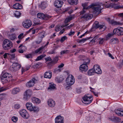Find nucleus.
Here are the masks:
<instances>
[{"instance_id": "nucleus-53", "label": "nucleus", "mask_w": 123, "mask_h": 123, "mask_svg": "<svg viewBox=\"0 0 123 123\" xmlns=\"http://www.w3.org/2000/svg\"><path fill=\"white\" fill-rule=\"evenodd\" d=\"M12 119L14 122H16L17 121L18 118L17 117L14 116L12 117Z\"/></svg>"}, {"instance_id": "nucleus-8", "label": "nucleus", "mask_w": 123, "mask_h": 123, "mask_svg": "<svg viewBox=\"0 0 123 123\" xmlns=\"http://www.w3.org/2000/svg\"><path fill=\"white\" fill-rule=\"evenodd\" d=\"M37 16L38 18L46 20H47L51 17V16L48 15H45L43 13H38L37 15Z\"/></svg>"}, {"instance_id": "nucleus-57", "label": "nucleus", "mask_w": 123, "mask_h": 123, "mask_svg": "<svg viewBox=\"0 0 123 123\" xmlns=\"http://www.w3.org/2000/svg\"><path fill=\"white\" fill-rule=\"evenodd\" d=\"M74 25V24H71L70 25L68 26H66V27L65 28V29L66 30H68L70 29L71 27H73Z\"/></svg>"}, {"instance_id": "nucleus-12", "label": "nucleus", "mask_w": 123, "mask_h": 123, "mask_svg": "<svg viewBox=\"0 0 123 123\" xmlns=\"http://www.w3.org/2000/svg\"><path fill=\"white\" fill-rule=\"evenodd\" d=\"M24 27L26 28H28L32 25L31 22L30 20H25L22 23Z\"/></svg>"}, {"instance_id": "nucleus-31", "label": "nucleus", "mask_w": 123, "mask_h": 123, "mask_svg": "<svg viewBox=\"0 0 123 123\" xmlns=\"http://www.w3.org/2000/svg\"><path fill=\"white\" fill-rule=\"evenodd\" d=\"M27 109L30 111L33 106H32V103L30 102H28L26 105Z\"/></svg>"}, {"instance_id": "nucleus-36", "label": "nucleus", "mask_w": 123, "mask_h": 123, "mask_svg": "<svg viewBox=\"0 0 123 123\" xmlns=\"http://www.w3.org/2000/svg\"><path fill=\"white\" fill-rule=\"evenodd\" d=\"M72 17H68L64 21V23L65 24L68 23V22H69L72 19Z\"/></svg>"}, {"instance_id": "nucleus-23", "label": "nucleus", "mask_w": 123, "mask_h": 123, "mask_svg": "<svg viewBox=\"0 0 123 123\" xmlns=\"http://www.w3.org/2000/svg\"><path fill=\"white\" fill-rule=\"evenodd\" d=\"M48 105L51 107H53L55 105V101L52 99H49L47 101Z\"/></svg>"}, {"instance_id": "nucleus-44", "label": "nucleus", "mask_w": 123, "mask_h": 123, "mask_svg": "<svg viewBox=\"0 0 123 123\" xmlns=\"http://www.w3.org/2000/svg\"><path fill=\"white\" fill-rule=\"evenodd\" d=\"M6 94L4 93H2L0 94V100H3L5 97Z\"/></svg>"}, {"instance_id": "nucleus-32", "label": "nucleus", "mask_w": 123, "mask_h": 123, "mask_svg": "<svg viewBox=\"0 0 123 123\" xmlns=\"http://www.w3.org/2000/svg\"><path fill=\"white\" fill-rule=\"evenodd\" d=\"M20 91V89L18 87H16L13 89L12 90V93L13 94L17 93Z\"/></svg>"}, {"instance_id": "nucleus-22", "label": "nucleus", "mask_w": 123, "mask_h": 123, "mask_svg": "<svg viewBox=\"0 0 123 123\" xmlns=\"http://www.w3.org/2000/svg\"><path fill=\"white\" fill-rule=\"evenodd\" d=\"M109 119L112 121L117 123L120 122L121 120L120 118L115 116L111 117L109 118Z\"/></svg>"}, {"instance_id": "nucleus-56", "label": "nucleus", "mask_w": 123, "mask_h": 123, "mask_svg": "<svg viewBox=\"0 0 123 123\" xmlns=\"http://www.w3.org/2000/svg\"><path fill=\"white\" fill-rule=\"evenodd\" d=\"M115 15H117L120 17L123 18V13H117L115 14Z\"/></svg>"}, {"instance_id": "nucleus-2", "label": "nucleus", "mask_w": 123, "mask_h": 123, "mask_svg": "<svg viewBox=\"0 0 123 123\" xmlns=\"http://www.w3.org/2000/svg\"><path fill=\"white\" fill-rule=\"evenodd\" d=\"M12 46V42L8 39L4 40L3 43V47L5 50H8Z\"/></svg>"}, {"instance_id": "nucleus-21", "label": "nucleus", "mask_w": 123, "mask_h": 123, "mask_svg": "<svg viewBox=\"0 0 123 123\" xmlns=\"http://www.w3.org/2000/svg\"><path fill=\"white\" fill-rule=\"evenodd\" d=\"M107 7L108 8H113L115 9H120V6L116 5L115 3H114L109 4L107 6Z\"/></svg>"}, {"instance_id": "nucleus-4", "label": "nucleus", "mask_w": 123, "mask_h": 123, "mask_svg": "<svg viewBox=\"0 0 123 123\" xmlns=\"http://www.w3.org/2000/svg\"><path fill=\"white\" fill-rule=\"evenodd\" d=\"M21 65L18 63L14 62L10 67V70L12 72H15L18 70L21 67Z\"/></svg>"}, {"instance_id": "nucleus-9", "label": "nucleus", "mask_w": 123, "mask_h": 123, "mask_svg": "<svg viewBox=\"0 0 123 123\" xmlns=\"http://www.w3.org/2000/svg\"><path fill=\"white\" fill-rule=\"evenodd\" d=\"M88 3H87L82 4V6L83 7V10H82L80 12V13L81 14H83L85 13L86 11L84 10L88 9L91 8V7L93 5L91 4V5L88 6Z\"/></svg>"}, {"instance_id": "nucleus-14", "label": "nucleus", "mask_w": 123, "mask_h": 123, "mask_svg": "<svg viewBox=\"0 0 123 123\" xmlns=\"http://www.w3.org/2000/svg\"><path fill=\"white\" fill-rule=\"evenodd\" d=\"M88 69V67L87 64L84 63L80 65L79 67L80 71L81 72L86 71Z\"/></svg>"}, {"instance_id": "nucleus-13", "label": "nucleus", "mask_w": 123, "mask_h": 123, "mask_svg": "<svg viewBox=\"0 0 123 123\" xmlns=\"http://www.w3.org/2000/svg\"><path fill=\"white\" fill-rule=\"evenodd\" d=\"M32 94V91L30 90H28L26 91L24 94V98L25 100L28 99Z\"/></svg>"}, {"instance_id": "nucleus-40", "label": "nucleus", "mask_w": 123, "mask_h": 123, "mask_svg": "<svg viewBox=\"0 0 123 123\" xmlns=\"http://www.w3.org/2000/svg\"><path fill=\"white\" fill-rule=\"evenodd\" d=\"M55 80L57 81L59 83L62 82L63 80V79L61 77H56L55 78Z\"/></svg>"}, {"instance_id": "nucleus-58", "label": "nucleus", "mask_w": 123, "mask_h": 123, "mask_svg": "<svg viewBox=\"0 0 123 123\" xmlns=\"http://www.w3.org/2000/svg\"><path fill=\"white\" fill-rule=\"evenodd\" d=\"M3 56L4 58H7L9 57V54L6 53Z\"/></svg>"}, {"instance_id": "nucleus-60", "label": "nucleus", "mask_w": 123, "mask_h": 123, "mask_svg": "<svg viewBox=\"0 0 123 123\" xmlns=\"http://www.w3.org/2000/svg\"><path fill=\"white\" fill-rule=\"evenodd\" d=\"M95 42V40H94L93 39L89 43V44H90L91 43H92L93 45L94 44Z\"/></svg>"}, {"instance_id": "nucleus-37", "label": "nucleus", "mask_w": 123, "mask_h": 123, "mask_svg": "<svg viewBox=\"0 0 123 123\" xmlns=\"http://www.w3.org/2000/svg\"><path fill=\"white\" fill-rule=\"evenodd\" d=\"M21 14V13L20 12L17 11H16L14 13V16L17 18L20 17Z\"/></svg>"}, {"instance_id": "nucleus-6", "label": "nucleus", "mask_w": 123, "mask_h": 123, "mask_svg": "<svg viewBox=\"0 0 123 123\" xmlns=\"http://www.w3.org/2000/svg\"><path fill=\"white\" fill-rule=\"evenodd\" d=\"M114 34L118 36H121L123 35V28L118 27L115 29L113 30Z\"/></svg>"}, {"instance_id": "nucleus-59", "label": "nucleus", "mask_w": 123, "mask_h": 123, "mask_svg": "<svg viewBox=\"0 0 123 123\" xmlns=\"http://www.w3.org/2000/svg\"><path fill=\"white\" fill-rule=\"evenodd\" d=\"M75 33L74 31H72V30H71L70 32L68 33V35L69 36H71L73 35H74Z\"/></svg>"}, {"instance_id": "nucleus-15", "label": "nucleus", "mask_w": 123, "mask_h": 123, "mask_svg": "<svg viewBox=\"0 0 123 123\" xmlns=\"http://www.w3.org/2000/svg\"><path fill=\"white\" fill-rule=\"evenodd\" d=\"M93 68L94 69L95 73L98 74H101L102 73V71L99 65L97 64L93 66Z\"/></svg>"}, {"instance_id": "nucleus-48", "label": "nucleus", "mask_w": 123, "mask_h": 123, "mask_svg": "<svg viewBox=\"0 0 123 123\" xmlns=\"http://www.w3.org/2000/svg\"><path fill=\"white\" fill-rule=\"evenodd\" d=\"M9 37L10 39L12 40H14L16 38V36L15 34L11 35Z\"/></svg>"}, {"instance_id": "nucleus-20", "label": "nucleus", "mask_w": 123, "mask_h": 123, "mask_svg": "<svg viewBox=\"0 0 123 123\" xmlns=\"http://www.w3.org/2000/svg\"><path fill=\"white\" fill-rule=\"evenodd\" d=\"M92 17V16L91 15L89 14H85L84 15H83L81 17V18L87 20L89 19H91Z\"/></svg>"}, {"instance_id": "nucleus-3", "label": "nucleus", "mask_w": 123, "mask_h": 123, "mask_svg": "<svg viewBox=\"0 0 123 123\" xmlns=\"http://www.w3.org/2000/svg\"><path fill=\"white\" fill-rule=\"evenodd\" d=\"M67 84L69 86H71L74 84L75 82V79L72 75L68 76L66 80Z\"/></svg>"}, {"instance_id": "nucleus-49", "label": "nucleus", "mask_w": 123, "mask_h": 123, "mask_svg": "<svg viewBox=\"0 0 123 123\" xmlns=\"http://www.w3.org/2000/svg\"><path fill=\"white\" fill-rule=\"evenodd\" d=\"M67 39V37L66 36H64L62 37L61 39V42L62 43H63L65 40Z\"/></svg>"}, {"instance_id": "nucleus-27", "label": "nucleus", "mask_w": 123, "mask_h": 123, "mask_svg": "<svg viewBox=\"0 0 123 123\" xmlns=\"http://www.w3.org/2000/svg\"><path fill=\"white\" fill-rule=\"evenodd\" d=\"M13 8L15 9H21L22 8V6L21 5L18 3H16L13 5Z\"/></svg>"}, {"instance_id": "nucleus-52", "label": "nucleus", "mask_w": 123, "mask_h": 123, "mask_svg": "<svg viewBox=\"0 0 123 123\" xmlns=\"http://www.w3.org/2000/svg\"><path fill=\"white\" fill-rule=\"evenodd\" d=\"M42 41V39L40 38L37 41H35V43L37 44H39Z\"/></svg>"}, {"instance_id": "nucleus-28", "label": "nucleus", "mask_w": 123, "mask_h": 123, "mask_svg": "<svg viewBox=\"0 0 123 123\" xmlns=\"http://www.w3.org/2000/svg\"><path fill=\"white\" fill-rule=\"evenodd\" d=\"M69 24H65L62 25V26H57L55 28V30L56 32H58L60 31L62 28L66 26H68Z\"/></svg>"}, {"instance_id": "nucleus-1", "label": "nucleus", "mask_w": 123, "mask_h": 123, "mask_svg": "<svg viewBox=\"0 0 123 123\" xmlns=\"http://www.w3.org/2000/svg\"><path fill=\"white\" fill-rule=\"evenodd\" d=\"M1 81L3 84L8 82L10 80L11 75L7 73L4 74L2 73Z\"/></svg>"}, {"instance_id": "nucleus-46", "label": "nucleus", "mask_w": 123, "mask_h": 123, "mask_svg": "<svg viewBox=\"0 0 123 123\" xmlns=\"http://www.w3.org/2000/svg\"><path fill=\"white\" fill-rule=\"evenodd\" d=\"M83 61H84V63L87 64H89L90 62V60L88 58L83 60Z\"/></svg>"}, {"instance_id": "nucleus-47", "label": "nucleus", "mask_w": 123, "mask_h": 123, "mask_svg": "<svg viewBox=\"0 0 123 123\" xmlns=\"http://www.w3.org/2000/svg\"><path fill=\"white\" fill-rule=\"evenodd\" d=\"M59 57L58 56H56L54 59L53 62L55 64L56 63L58 60Z\"/></svg>"}, {"instance_id": "nucleus-25", "label": "nucleus", "mask_w": 123, "mask_h": 123, "mask_svg": "<svg viewBox=\"0 0 123 123\" xmlns=\"http://www.w3.org/2000/svg\"><path fill=\"white\" fill-rule=\"evenodd\" d=\"M52 75V73L51 72H46L44 74V77L50 79Z\"/></svg>"}, {"instance_id": "nucleus-5", "label": "nucleus", "mask_w": 123, "mask_h": 123, "mask_svg": "<svg viewBox=\"0 0 123 123\" xmlns=\"http://www.w3.org/2000/svg\"><path fill=\"white\" fill-rule=\"evenodd\" d=\"M92 97L88 96L86 95L83 97L82 101L85 104H88L92 102Z\"/></svg>"}, {"instance_id": "nucleus-50", "label": "nucleus", "mask_w": 123, "mask_h": 123, "mask_svg": "<svg viewBox=\"0 0 123 123\" xmlns=\"http://www.w3.org/2000/svg\"><path fill=\"white\" fill-rule=\"evenodd\" d=\"M99 44H102L104 41V38H99Z\"/></svg>"}, {"instance_id": "nucleus-10", "label": "nucleus", "mask_w": 123, "mask_h": 123, "mask_svg": "<svg viewBox=\"0 0 123 123\" xmlns=\"http://www.w3.org/2000/svg\"><path fill=\"white\" fill-rule=\"evenodd\" d=\"M99 28V29H103V30H104L106 28L104 25H99L98 22H95L94 24L93 25V28L96 29Z\"/></svg>"}, {"instance_id": "nucleus-64", "label": "nucleus", "mask_w": 123, "mask_h": 123, "mask_svg": "<svg viewBox=\"0 0 123 123\" xmlns=\"http://www.w3.org/2000/svg\"><path fill=\"white\" fill-rule=\"evenodd\" d=\"M21 48L24 51L26 49V47L25 46H23L21 47Z\"/></svg>"}, {"instance_id": "nucleus-17", "label": "nucleus", "mask_w": 123, "mask_h": 123, "mask_svg": "<svg viewBox=\"0 0 123 123\" xmlns=\"http://www.w3.org/2000/svg\"><path fill=\"white\" fill-rule=\"evenodd\" d=\"M92 5H93L91 7L92 8L93 10V11L96 12L99 11H100L101 8L100 6L99 5L97 6L95 4H92Z\"/></svg>"}, {"instance_id": "nucleus-19", "label": "nucleus", "mask_w": 123, "mask_h": 123, "mask_svg": "<svg viewBox=\"0 0 123 123\" xmlns=\"http://www.w3.org/2000/svg\"><path fill=\"white\" fill-rule=\"evenodd\" d=\"M63 117L58 116L55 119V123H63Z\"/></svg>"}, {"instance_id": "nucleus-33", "label": "nucleus", "mask_w": 123, "mask_h": 123, "mask_svg": "<svg viewBox=\"0 0 123 123\" xmlns=\"http://www.w3.org/2000/svg\"><path fill=\"white\" fill-rule=\"evenodd\" d=\"M118 40L117 38H113L111 40L110 42L112 44H115L117 43L118 42Z\"/></svg>"}, {"instance_id": "nucleus-55", "label": "nucleus", "mask_w": 123, "mask_h": 123, "mask_svg": "<svg viewBox=\"0 0 123 123\" xmlns=\"http://www.w3.org/2000/svg\"><path fill=\"white\" fill-rule=\"evenodd\" d=\"M25 56L26 58H32V54H31L30 53L26 55H25Z\"/></svg>"}, {"instance_id": "nucleus-63", "label": "nucleus", "mask_w": 123, "mask_h": 123, "mask_svg": "<svg viewBox=\"0 0 123 123\" xmlns=\"http://www.w3.org/2000/svg\"><path fill=\"white\" fill-rule=\"evenodd\" d=\"M45 60L46 62H49L51 61V58L50 57H48L47 58H45Z\"/></svg>"}, {"instance_id": "nucleus-38", "label": "nucleus", "mask_w": 123, "mask_h": 123, "mask_svg": "<svg viewBox=\"0 0 123 123\" xmlns=\"http://www.w3.org/2000/svg\"><path fill=\"white\" fill-rule=\"evenodd\" d=\"M91 38V37H89L85 38H83L79 40L77 42L79 43H81L82 42L84 43L85 42L86 40H89Z\"/></svg>"}, {"instance_id": "nucleus-35", "label": "nucleus", "mask_w": 123, "mask_h": 123, "mask_svg": "<svg viewBox=\"0 0 123 123\" xmlns=\"http://www.w3.org/2000/svg\"><path fill=\"white\" fill-rule=\"evenodd\" d=\"M95 73V71L93 68L89 70L88 72V74L90 75H93L94 73Z\"/></svg>"}, {"instance_id": "nucleus-29", "label": "nucleus", "mask_w": 123, "mask_h": 123, "mask_svg": "<svg viewBox=\"0 0 123 123\" xmlns=\"http://www.w3.org/2000/svg\"><path fill=\"white\" fill-rule=\"evenodd\" d=\"M39 108L37 107L34 106L33 107L30 111H32V113H37L39 111Z\"/></svg>"}, {"instance_id": "nucleus-11", "label": "nucleus", "mask_w": 123, "mask_h": 123, "mask_svg": "<svg viewBox=\"0 0 123 123\" xmlns=\"http://www.w3.org/2000/svg\"><path fill=\"white\" fill-rule=\"evenodd\" d=\"M19 113L21 116L24 118L27 119L29 117V114L25 109H22L20 111Z\"/></svg>"}, {"instance_id": "nucleus-41", "label": "nucleus", "mask_w": 123, "mask_h": 123, "mask_svg": "<svg viewBox=\"0 0 123 123\" xmlns=\"http://www.w3.org/2000/svg\"><path fill=\"white\" fill-rule=\"evenodd\" d=\"M43 47H41L38 49L36 50L35 51V53L36 54H37L38 53H41V50L43 49Z\"/></svg>"}, {"instance_id": "nucleus-62", "label": "nucleus", "mask_w": 123, "mask_h": 123, "mask_svg": "<svg viewBox=\"0 0 123 123\" xmlns=\"http://www.w3.org/2000/svg\"><path fill=\"white\" fill-rule=\"evenodd\" d=\"M108 55L109 57H110L112 59H114V57L110 53H108Z\"/></svg>"}, {"instance_id": "nucleus-7", "label": "nucleus", "mask_w": 123, "mask_h": 123, "mask_svg": "<svg viewBox=\"0 0 123 123\" xmlns=\"http://www.w3.org/2000/svg\"><path fill=\"white\" fill-rule=\"evenodd\" d=\"M38 80L35 78H33L26 83V86L28 87H32L34 86V84L38 82Z\"/></svg>"}, {"instance_id": "nucleus-30", "label": "nucleus", "mask_w": 123, "mask_h": 123, "mask_svg": "<svg viewBox=\"0 0 123 123\" xmlns=\"http://www.w3.org/2000/svg\"><path fill=\"white\" fill-rule=\"evenodd\" d=\"M78 0H68V3L72 5H76L78 3Z\"/></svg>"}, {"instance_id": "nucleus-51", "label": "nucleus", "mask_w": 123, "mask_h": 123, "mask_svg": "<svg viewBox=\"0 0 123 123\" xmlns=\"http://www.w3.org/2000/svg\"><path fill=\"white\" fill-rule=\"evenodd\" d=\"M69 52V51L68 50H64L61 51V54L62 55V54H66L67 53H68Z\"/></svg>"}, {"instance_id": "nucleus-16", "label": "nucleus", "mask_w": 123, "mask_h": 123, "mask_svg": "<svg viewBox=\"0 0 123 123\" xmlns=\"http://www.w3.org/2000/svg\"><path fill=\"white\" fill-rule=\"evenodd\" d=\"M107 21L109 23L113 25H120L122 24L121 23L115 21L113 19L110 20V18H108L107 19Z\"/></svg>"}, {"instance_id": "nucleus-18", "label": "nucleus", "mask_w": 123, "mask_h": 123, "mask_svg": "<svg viewBox=\"0 0 123 123\" xmlns=\"http://www.w3.org/2000/svg\"><path fill=\"white\" fill-rule=\"evenodd\" d=\"M63 4V2L62 1L56 0L54 2V5L55 7L59 8L62 6Z\"/></svg>"}, {"instance_id": "nucleus-54", "label": "nucleus", "mask_w": 123, "mask_h": 123, "mask_svg": "<svg viewBox=\"0 0 123 123\" xmlns=\"http://www.w3.org/2000/svg\"><path fill=\"white\" fill-rule=\"evenodd\" d=\"M20 106L19 104H16L15 105H14V108L15 109H18L20 108Z\"/></svg>"}, {"instance_id": "nucleus-26", "label": "nucleus", "mask_w": 123, "mask_h": 123, "mask_svg": "<svg viewBox=\"0 0 123 123\" xmlns=\"http://www.w3.org/2000/svg\"><path fill=\"white\" fill-rule=\"evenodd\" d=\"M47 6L46 3L45 2H42L39 5V7L42 9H45Z\"/></svg>"}, {"instance_id": "nucleus-61", "label": "nucleus", "mask_w": 123, "mask_h": 123, "mask_svg": "<svg viewBox=\"0 0 123 123\" xmlns=\"http://www.w3.org/2000/svg\"><path fill=\"white\" fill-rule=\"evenodd\" d=\"M24 34L23 33H22L20 34L18 36V39H22V37L23 35Z\"/></svg>"}, {"instance_id": "nucleus-24", "label": "nucleus", "mask_w": 123, "mask_h": 123, "mask_svg": "<svg viewBox=\"0 0 123 123\" xmlns=\"http://www.w3.org/2000/svg\"><path fill=\"white\" fill-rule=\"evenodd\" d=\"M32 102L34 103L39 104L41 102V100L35 97H32L31 98Z\"/></svg>"}, {"instance_id": "nucleus-39", "label": "nucleus", "mask_w": 123, "mask_h": 123, "mask_svg": "<svg viewBox=\"0 0 123 123\" xmlns=\"http://www.w3.org/2000/svg\"><path fill=\"white\" fill-rule=\"evenodd\" d=\"M118 110V109L115 110V112L116 113L118 116H123V113H121Z\"/></svg>"}, {"instance_id": "nucleus-43", "label": "nucleus", "mask_w": 123, "mask_h": 123, "mask_svg": "<svg viewBox=\"0 0 123 123\" xmlns=\"http://www.w3.org/2000/svg\"><path fill=\"white\" fill-rule=\"evenodd\" d=\"M55 48L54 49H52L51 50H50L48 52V53L49 54H55L56 53L55 52Z\"/></svg>"}, {"instance_id": "nucleus-42", "label": "nucleus", "mask_w": 123, "mask_h": 123, "mask_svg": "<svg viewBox=\"0 0 123 123\" xmlns=\"http://www.w3.org/2000/svg\"><path fill=\"white\" fill-rule=\"evenodd\" d=\"M45 55H41L38 56L37 58L36 59V61H38L41 60L43 58L45 57Z\"/></svg>"}, {"instance_id": "nucleus-34", "label": "nucleus", "mask_w": 123, "mask_h": 123, "mask_svg": "<svg viewBox=\"0 0 123 123\" xmlns=\"http://www.w3.org/2000/svg\"><path fill=\"white\" fill-rule=\"evenodd\" d=\"M56 88L55 85L53 83H49V87H48V89L54 90Z\"/></svg>"}, {"instance_id": "nucleus-45", "label": "nucleus", "mask_w": 123, "mask_h": 123, "mask_svg": "<svg viewBox=\"0 0 123 123\" xmlns=\"http://www.w3.org/2000/svg\"><path fill=\"white\" fill-rule=\"evenodd\" d=\"M15 54L14 53L10 54H9V57L11 59H13L15 58Z\"/></svg>"}]
</instances>
